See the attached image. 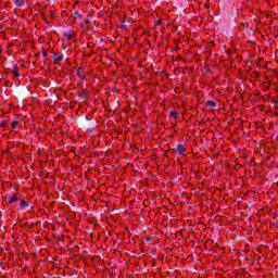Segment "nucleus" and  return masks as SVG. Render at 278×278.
Returning <instances> with one entry per match:
<instances>
[{
  "instance_id": "obj_1",
  "label": "nucleus",
  "mask_w": 278,
  "mask_h": 278,
  "mask_svg": "<svg viewBox=\"0 0 278 278\" xmlns=\"http://www.w3.org/2000/svg\"><path fill=\"white\" fill-rule=\"evenodd\" d=\"M185 151H186V146H184V144L176 146V153H178V155H184Z\"/></svg>"
},
{
  "instance_id": "obj_2",
  "label": "nucleus",
  "mask_w": 278,
  "mask_h": 278,
  "mask_svg": "<svg viewBox=\"0 0 278 278\" xmlns=\"http://www.w3.org/2000/svg\"><path fill=\"white\" fill-rule=\"evenodd\" d=\"M16 201H18V195H13L12 198H10L9 203L10 205H12V203H16Z\"/></svg>"
},
{
  "instance_id": "obj_3",
  "label": "nucleus",
  "mask_w": 278,
  "mask_h": 278,
  "mask_svg": "<svg viewBox=\"0 0 278 278\" xmlns=\"http://www.w3.org/2000/svg\"><path fill=\"white\" fill-rule=\"evenodd\" d=\"M20 206H21V207H29V202H28V201H25V200H22V201L20 202Z\"/></svg>"
},
{
  "instance_id": "obj_4",
  "label": "nucleus",
  "mask_w": 278,
  "mask_h": 278,
  "mask_svg": "<svg viewBox=\"0 0 278 278\" xmlns=\"http://www.w3.org/2000/svg\"><path fill=\"white\" fill-rule=\"evenodd\" d=\"M25 3V0H15V5H17V8H23Z\"/></svg>"
},
{
  "instance_id": "obj_5",
  "label": "nucleus",
  "mask_w": 278,
  "mask_h": 278,
  "mask_svg": "<svg viewBox=\"0 0 278 278\" xmlns=\"http://www.w3.org/2000/svg\"><path fill=\"white\" fill-rule=\"evenodd\" d=\"M62 60H64V56H62V55H55V56H54V62H55V63L62 62Z\"/></svg>"
},
{
  "instance_id": "obj_6",
  "label": "nucleus",
  "mask_w": 278,
  "mask_h": 278,
  "mask_svg": "<svg viewBox=\"0 0 278 278\" xmlns=\"http://www.w3.org/2000/svg\"><path fill=\"white\" fill-rule=\"evenodd\" d=\"M206 105H207L208 108H216V102H214V101H207V102H206Z\"/></svg>"
},
{
  "instance_id": "obj_7",
  "label": "nucleus",
  "mask_w": 278,
  "mask_h": 278,
  "mask_svg": "<svg viewBox=\"0 0 278 278\" xmlns=\"http://www.w3.org/2000/svg\"><path fill=\"white\" fill-rule=\"evenodd\" d=\"M178 115H179V113H177V111H172L170 114H169V116L172 118H177Z\"/></svg>"
},
{
  "instance_id": "obj_8",
  "label": "nucleus",
  "mask_w": 278,
  "mask_h": 278,
  "mask_svg": "<svg viewBox=\"0 0 278 278\" xmlns=\"http://www.w3.org/2000/svg\"><path fill=\"white\" fill-rule=\"evenodd\" d=\"M18 125V122H12L11 123V127L13 128V129H16V126Z\"/></svg>"
},
{
  "instance_id": "obj_9",
  "label": "nucleus",
  "mask_w": 278,
  "mask_h": 278,
  "mask_svg": "<svg viewBox=\"0 0 278 278\" xmlns=\"http://www.w3.org/2000/svg\"><path fill=\"white\" fill-rule=\"evenodd\" d=\"M77 75H78V77H81V71L80 70L77 71Z\"/></svg>"
}]
</instances>
